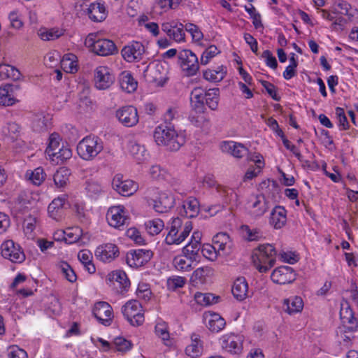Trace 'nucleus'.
Wrapping results in <instances>:
<instances>
[{"instance_id": "bb28decb", "label": "nucleus", "mask_w": 358, "mask_h": 358, "mask_svg": "<svg viewBox=\"0 0 358 358\" xmlns=\"http://www.w3.org/2000/svg\"><path fill=\"white\" fill-rule=\"evenodd\" d=\"M129 152L138 164L144 162L148 159L149 153L144 147L136 141L129 143Z\"/></svg>"}, {"instance_id": "6ab92c4d", "label": "nucleus", "mask_w": 358, "mask_h": 358, "mask_svg": "<svg viewBox=\"0 0 358 358\" xmlns=\"http://www.w3.org/2000/svg\"><path fill=\"white\" fill-rule=\"evenodd\" d=\"M271 278L273 282L285 285L292 283L295 280L296 273L292 267L283 266L273 270Z\"/></svg>"}, {"instance_id": "e433bc0d", "label": "nucleus", "mask_w": 358, "mask_h": 358, "mask_svg": "<svg viewBox=\"0 0 358 358\" xmlns=\"http://www.w3.org/2000/svg\"><path fill=\"white\" fill-rule=\"evenodd\" d=\"M205 93L203 89L201 87L194 88L190 94V102L192 107L195 110H201L205 101Z\"/></svg>"}, {"instance_id": "ea45409f", "label": "nucleus", "mask_w": 358, "mask_h": 358, "mask_svg": "<svg viewBox=\"0 0 358 358\" xmlns=\"http://www.w3.org/2000/svg\"><path fill=\"white\" fill-rule=\"evenodd\" d=\"M213 244L218 250L224 251L227 249H230L231 247V242L229 236L227 233H218L213 239Z\"/></svg>"}, {"instance_id": "774afa93", "label": "nucleus", "mask_w": 358, "mask_h": 358, "mask_svg": "<svg viewBox=\"0 0 358 358\" xmlns=\"http://www.w3.org/2000/svg\"><path fill=\"white\" fill-rule=\"evenodd\" d=\"M131 347V343L122 337L115 338L113 343V348H114L117 351L122 352H124L130 350Z\"/></svg>"}, {"instance_id": "72a5a7b5", "label": "nucleus", "mask_w": 358, "mask_h": 358, "mask_svg": "<svg viewBox=\"0 0 358 358\" xmlns=\"http://www.w3.org/2000/svg\"><path fill=\"white\" fill-rule=\"evenodd\" d=\"M145 198L150 201H162L165 199H176L169 191H161L157 187H150L145 192Z\"/></svg>"}, {"instance_id": "a19ab883", "label": "nucleus", "mask_w": 358, "mask_h": 358, "mask_svg": "<svg viewBox=\"0 0 358 358\" xmlns=\"http://www.w3.org/2000/svg\"><path fill=\"white\" fill-rule=\"evenodd\" d=\"M66 203H50L48 206L49 217L59 221L64 215V210L66 208Z\"/></svg>"}, {"instance_id": "a211bd4d", "label": "nucleus", "mask_w": 358, "mask_h": 358, "mask_svg": "<svg viewBox=\"0 0 358 358\" xmlns=\"http://www.w3.org/2000/svg\"><path fill=\"white\" fill-rule=\"evenodd\" d=\"M118 120L125 127H133L138 122L137 109L132 106L122 107L116 112Z\"/></svg>"}, {"instance_id": "0e129e2a", "label": "nucleus", "mask_w": 358, "mask_h": 358, "mask_svg": "<svg viewBox=\"0 0 358 358\" xmlns=\"http://www.w3.org/2000/svg\"><path fill=\"white\" fill-rule=\"evenodd\" d=\"M60 147V137L57 133L52 134L49 137L48 145L46 148V153L50 156L51 152L57 150Z\"/></svg>"}, {"instance_id": "de8ad7c7", "label": "nucleus", "mask_w": 358, "mask_h": 358, "mask_svg": "<svg viewBox=\"0 0 358 358\" xmlns=\"http://www.w3.org/2000/svg\"><path fill=\"white\" fill-rule=\"evenodd\" d=\"M211 110H216L219 102V89L213 88L205 93V101Z\"/></svg>"}, {"instance_id": "f3484780", "label": "nucleus", "mask_w": 358, "mask_h": 358, "mask_svg": "<svg viewBox=\"0 0 358 358\" xmlns=\"http://www.w3.org/2000/svg\"><path fill=\"white\" fill-rule=\"evenodd\" d=\"M115 77L107 66H100L95 69L94 83L97 89H108L113 83Z\"/></svg>"}, {"instance_id": "6e6d98bb", "label": "nucleus", "mask_w": 358, "mask_h": 358, "mask_svg": "<svg viewBox=\"0 0 358 358\" xmlns=\"http://www.w3.org/2000/svg\"><path fill=\"white\" fill-rule=\"evenodd\" d=\"M65 242L68 244H72L77 242L81 235L82 229L78 227H69L64 230Z\"/></svg>"}, {"instance_id": "09e8293b", "label": "nucleus", "mask_w": 358, "mask_h": 358, "mask_svg": "<svg viewBox=\"0 0 358 358\" xmlns=\"http://www.w3.org/2000/svg\"><path fill=\"white\" fill-rule=\"evenodd\" d=\"M201 243H198L190 241L188 244L182 248V254L187 255L189 258L193 259L196 261L199 257V251L201 250Z\"/></svg>"}, {"instance_id": "7ed1b4c3", "label": "nucleus", "mask_w": 358, "mask_h": 358, "mask_svg": "<svg viewBox=\"0 0 358 358\" xmlns=\"http://www.w3.org/2000/svg\"><path fill=\"white\" fill-rule=\"evenodd\" d=\"M276 255V251L272 245H260L253 252L252 256L253 264L259 272L266 273L274 266Z\"/></svg>"}, {"instance_id": "69168bd1", "label": "nucleus", "mask_w": 358, "mask_h": 358, "mask_svg": "<svg viewBox=\"0 0 358 358\" xmlns=\"http://www.w3.org/2000/svg\"><path fill=\"white\" fill-rule=\"evenodd\" d=\"M136 295L139 299L148 301L152 296L149 285L145 283L139 284L136 289Z\"/></svg>"}, {"instance_id": "473e14b6", "label": "nucleus", "mask_w": 358, "mask_h": 358, "mask_svg": "<svg viewBox=\"0 0 358 358\" xmlns=\"http://www.w3.org/2000/svg\"><path fill=\"white\" fill-rule=\"evenodd\" d=\"M213 274L212 268L209 266L199 267L192 273L190 281L194 285H203L206 282L207 278Z\"/></svg>"}, {"instance_id": "5701e85b", "label": "nucleus", "mask_w": 358, "mask_h": 358, "mask_svg": "<svg viewBox=\"0 0 358 358\" xmlns=\"http://www.w3.org/2000/svg\"><path fill=\"white\" fill-rule=\"evenodd\" d=\"M152 256L149 250H137L129 252L127 255V263L131 267H140L147 263Z\"/></svg>"}, {"instance_id": "7c9ffc66", "label": "nucleus", "mask_w": 358, "mask_h": 358, "mask_svg": "<svg viewBox=\"0 0 358 358\" xmlns=\"http://www.w3.org/2000/svg\"><path fill=\"white\" fill-rule=\"evenodd\" d=\"M87 13L89 17L94 22H101L106 17V7L98 1L93 2L90 5Z\"/></svg>"}, {"instance_id": "cd10ccee", "label": "nucleus", "mask_w": 358, "mask_h": 358, "mask_svg": "<svg viewBox=\"0 0 358 358\" xmlns=\"http://www.w3.org/2000/svg\"><path fill=\"white\" fill-rule=\"evenodd\" d=\"M50 126V117L43 112L36 113L31 119V127L34 131L43 132Z\"/></svg>"}, {"instance_id": "c9c22d12", "label": "nucleus", "mask_w": 358, "mask_h": 358, "mask_svg": "<svg viewBox=\"0 0 358 358\" xmlns=\"http://www.w3.org/2000/svg\"><path fill=\"white\" fill-rule=\"evenodd\" d=\"M120 85L121 88L128 92H134L138 86V83L129 71H123L120 76Z\"/></svg>"}, {"instance_id": "8fccbe9b", "label": "nucleus", "mask_w": 358, "mask_h": 358, "mask_svg": "<svg viewBox=\"0 0 358 358\" xmlns=\"http://www.w3.org/2000/svg\"><path fill=\"white\" fill-rule=\"evenodd\" d=\"M76 57L73 55H65L61 60V65L64 71L73 73L78 71V66L75 59Z\"/></svg>"}, {"instance_id": "4d7b16f0", "label": "nucleus", "mask_w": 358, "mask_h": 358, "mask_svg": "<svg viewBox=\"0 0 358 358\" xmlns=\"http://www.w3.org/2000/svg\"><path fill=\"white\" fill-rule=\"evenodd\" d=\"M37 220L35 217L29 215L24 219L23 228L25 235L29 238H33L34 236V231L36 229Z\"/></svg>"}, {"instance_id": "dca6fc26", "label": "nucleus", "mask_w": 358, "mask_h": 358, "mask_svg": "<svg viewBox=\"0 0 358 358\" xmlns=\"http://www.w3.org/2000/svg\"><path fill=\"white\" fill-rule=\"evenodd\" d=\"M123 58L128 62H138L145 53V47L138 41H133L124 46L122 51Z\"/></svg>"}, {"instance_id": "412c9836", "label": "nucleus", "mask_w": 358, "mask_h": 358, "mask_svg": "<svg viewBox=\"0 0 358 358\" xmlns=\"http://www.w3.org/2000/svg\"><path fill=\"white\" fill-rule=\"evenodd\" d=\"M119 249L113 243H106L99 246L95 250V256L103 262H110L119 256Z\"/></svg>"}, {"instance_id": "c03bdc74", "label": "nucleus", "mask_w": 358, "mask_h": 358, "mask_svg": "<svg viewBox=\"0 0 358 358\" xmlns=\"http://www.w3.org/2000/svg\"><path fill=\"white\" fill-rule=\"evenodd\" d=\"M70 171L64 167L59 168L53 176V180L57 187L62 188L69 182Z\"/></svg>"}, {"instance_id": "4468645a", "label": "nucleus", "mask_w": 358, "mask_h": 358, "mask_svg": "<svg viewBox=\"0 0 358 358\" xmlns=\"http://www.w3.org/2000/svg\"><path fill=\"white\" fill-rule=\"evenodd\" d=\"M20 87L17 84H6L0 87V104L6 106H13L18 102L17 96Z\"/></svg>"}, {"instance_id": "6e6552de", "label": "nucleus", "mask_w": 358, "mask_h": 358, "mask_svg": "<svg viewBox=\"0 0 358 358\" xmlns=\"http://www.w3.org/2000/svg\"><path fill=\"white\" fill-rule=\"evenodd\" d=\"M243 336L234 333L222 335L219 339L221 348L226 352L233 355H239L243 349Z\"/></svg>"}, {"instance_id": "f8f14e48", "label": "nucleus", "mask_w": 358, "mask_h": 358, "mask_svg": "<svg viewBox=\"0 0 358 358\" xmlns=\"http://www.w3.org/2000/svg\"><path fill=\"white\" fill-rule=\"evenodd\" d=\"M107 284L117 293H123L130 286V281L126 273L121 270H116L108 273L106 277Z\"/></svg>"}, {"instance_id": "39448f33", "label": "nucleus", "mask_w": 358, "mask_h": 358, "mask_svg": "<svg viewBox=\"0 0 358 358\" xmlns=\"http://www.w3.org/2000/svg\"><path fill=\"white\" fill-rule=\"evenodd\" d=\"M340 317L342 322V326L338 327L336 331L337 336L341 337L340 343H348L350 340V336L347 335V333L355 331L358 327V323L356 318L354 317L352 310L346 305L342 306L340 310Z\"/></svg>"}, {"instance_id": "4be33fe9", "label": "nucleus", "mask_w": 358, "mask_h": 358, "mask_svg": "<svg viewBox=\"0 0 358 358\" xmlns=\"http://www.w3.org/2000/svg\"><path fill=\"white\" fill-rule=\"evenodd\" d=\"M162 29L171 39L177 43L185 41L184 26L181 23H163L162 24Z\"/></svg>"}, {"instance_id": "c85d7f7f", "label": "nucleus", "mask_w": 358, "mask_h": 358, "mask_svg": "<svg viewBox=\"0 0 358 358\" xmlns=\"http://www.w3.org/2000/svg\"><path fill=\"white\" fill-rule=\"evenodd\" d=\"M234 296L238 301H243L248 296V284L243 277L236 278L234 282L232 289Z\"/></svg>"}, {"instance_id": "20e7f679", "label": "nucleus", "mask_w": 358, "mask_h": 358, "mask_svg": "<svg viewBox=\"0 0 358 358\" xmlns=\"http://www.w3.org/2000/svg\"><path fill=\"white\" fill-rule=\"evenodd\" d=\"M103 148V143L99 137L88 136L79 142L77 151L83 159L89 161L94 159Z\"/></svg>"}, {"instance_id": "864d4df0", "label": "nucleus", "mask_w": 358, "mask_h": 358, "mask_svg": "<svg viewBox=\"0 0 358 358\" xmlns=\"http://www.w3.org/2000/svg\"><path fill=\"white\" fill-rule=\"evenodd\" d=\"M38 35L43 41H52L58 38L63 35V31L58 28H52L50 29H41Z\"/></svg>"}, {"instance_id": "052dcab7", "label": "nucleus", "mask_w": 358, "mask_h": 358, "mask_svg": "<svg viewBox=\"0 0 358 358\" xmlns=\"http://www.w3.org/2000/svg\"><path fill=\"white\" fill-rule=\"evenodd\" d=\"M220 52V50L215 45H210L204 50L201 55V64H208L210 61Z\"/></svg>"}, {"instance_id": "680f3d73", "label": "nucleus", "mask_w": 358, "mask_h": 358, "mask_svg": "<svg viewBox=\"0 0 358 358\" xmlns=\"http://www.w3.org/2000/svg\"><path fill=\"white\" fill-rule=\"evenodd\" d=\"M150 174L153 179L169 180L170 175L159 166L155 165L150 168Z\"/></svg>"}, {"instance_id": "bf43d9fd", "label": "nucleus", "mask_w": 358, "mask_h": 358, "mask_svg": "<svg viewBox=\"0 0 358 358\" xmlns=\"http://www.w3.org/2000/svg\"><path fill=\"white\" fill-rule=\"evenodd\" d=\"M241 231L243 236L249 241H258L262 236V234L259 229H250L247 225H243Z\"/></svg>"}, {"instance_id": "2eb2a0df", "label": "nucleus", "mask_w": 358, "mask_h": 358, "mask_svg": "<svg viewBox=\"0 0 358 358\" xmlns=\"http://www.w3.org/2000/svg\"><path fill=\"white\" fill-rule=\"evenodd\" d=\"M113 189L123 196L132 195L138 189V185L131 180H123V176L117 174L113 179Z\"/></svg>"}, {"instance_id": "f03ea898", "label": "nucleus", "mask_w": 358, "mask_h": 358, "mask_svg": "<svg viewBox=\"0 0 358 358\" xmlns=\"http://www.w3.org/2000/svg\"><path fill=\"white\" fill-rule=\"evenodd\" d=\"M192 229V222H183L178 217L173 219L166 227L168 232L165 236V243L169 245L181 244L188 237Z\"/></svg>"}, {"instance_id": "393cba45", "label": "nucleus", "mask_w": 358, "mask_h": 358, "mask_svg": "<svg viewBox=\"0 0 358 358\" xmlns=\"http://www.w3.org/2000/svg\"><path fill=\"white\" fill-rule=\"evenodd\" d=\"M220 148L222 152L229 153L236 158H242L248 153V149L243 144L234 141H224Z\"/></svg>"}, {"instance_id": "0eeeda50", "label": "nucleus", "mask_w": 358, "mask_h": 358, "mask_svg": "<svg viewBox=\"0 0 358 358\" xmlns=\"http://www.w3.org/2000/svg\"><path fill=\"white\" fill-rule=\"evenodd\" d=\"M122 313L132 326H140L144 322V313L137 300H130L122 307Z\"/></svg>"}, {"instance_id": "a18cd8bd", "label": "nucleus", "mask_w": 358, "mask_h": 358, "mask_svg": "<svg viewBox=\"0 0 358 358\" xmlns=\"http://www.w3.org/2000/svg\"><path fill=\"white\" fill-rule=\"evenodd\" d=\"M78 258L90 273H94L95 272V266L92 262V255L89 250H83L80 251L78 255Z\"/></svg>"}, {"instance_id": "3c124183", "label": "nucleus", "mask_w": 358, "mask_h": 358, "mask_svg": "<svg viewBox=\"0 0 358 358\" xmlns=\"http://www.w3.org/2000/svg\"><path fill=\"white\" fill-rule=\"evenodd\" d=\"M246 210L248 213L255 217L263 215L268 207L266 203H247Z\"/></svg>"}, {"instance_id": "5fc2aeb1", "label": "nucleus", "mask_w": 358, "mask_h": 358, "mask_svg": "<svg viewBox=\"0 0 358 358\" xmlns=\"http://www.w3.org/2000/svg\"><path fill=\"white\" fill-rule=\"evenodd\" d=\"M57 268L68 281L71 282H76L77 275L68 263L61 262L57 264Z\"/></svg>"}, {"instance_id": "49530a36", "label": "nucleus", "mask_w": 358, "mask_h": 358, "mask_svg": "<svg viewBox=\"0 0 358 358\" xmlns=\"http://www.w3.org/2000/svg\"><path fill=\"white\" fill-rule=\"evenodd\" d=\"M194 299L201 306H209L217 303L219 296L211 293L196 292L194 294Z\"/></svg>"}, {"instance_id": "58836bf2", "label": "nucleus", "mask_w": 358, "mask_h": 358, "mask_svg": "<svg viewBox=\"0 0 358 358\" xmlns=\"http://www.w3.org/2000/svg\"><path fill=\"white\" fill-rule=\"evenodd\" d=\"M85 190L88 197L91 199H98L103 190L101 185L96 180H89L86 182Z\"/></svg>"}, {"instance_id": "c756f323", "label": "nucleus", "mask_w": 358, "mask_h": 358, "mask_svg": "<svg viewBox=\"0 0 358 358\" xmlns=\"http://www.w3.org/2000/svg\"><path fill=\"white\" fill-rule=\"evenodd\" d=\"M203 343L200 336L196 334L191 335V343L185 348V353L191 358H197L202 355Z\"/></svg>"}, {"instance_id": "e2e57ef3", "label": "nucleus", "mask_w": 358, "mask_h": 358, "mask_svg": "<svg viewBox=\"0 0 358 358\" xmlns=\"http://www.w3.org/2000/svg\"><path fill=\"white\" fill-rule=\"evenodd\" d=\"M186 283V278L182 276L173 275L168 278L167 286L169 289L176 290L182 287Z\"/></svg>"}, {"instance_id": "79ce46f5", "label": "nucleus", "mask_w": 358, "mask_h": 358, "mask_svg": "<svg viewBox=\"0 0 358 358\" xmlns=\"http://www.w3.org/2000/svg\"><path fill=\"white\" fill-rule=\"evenodd\" d=\"M201 213V206L199 203H183L180 213L187 217L192 218Z\"/></svg>"}, {"instance_id": "13d9d810", "label": "nucleus", "mask_w": 358, "mask_h": 358, "mask_svg": "<svg viewBox=\"0 0 358 358\" xmlns=\"http://www.w3.org/2000/svg\"><path fill=\"white\" fill-rule=\"evenodd\" d=\"M72 156V151L69 148L68 145L64 146L62 145L57 150H55L54 152H51L50 155V157H55L57 159L60 160L61 162L66 161L69 159Z\"/></svg>"}, {"instance_id": "9b49d317", "label": "nucleus", "mask_w": 358, "mask_h": 358, "mask_svg": "<svg viewBox=\"0 0 358 358\" xmlns=\"http://www.w3.org/2000/svg\"><path fill=\"white\" fill-rule=\"evenodd\" d=\"M1 252L3 258L14 263H21L25 259V255L19 245L12 240H7L1 245Z\"/></svg>"}, {"instance_id": "ddd939ff", "label": "nucleus", "mask_w": 358, "mask_h": 358, "mask_svg": "<svg viewBox=\"0 0 358 358\" xmlns=\"http://www.w3.org/2000/svg\"><path fill=\"white\" fill-rule=\"evenodd\" d=\"M128 217V213L122 205L110 207L106 214V219L108 224L115 228H119L123 226Z\"/></svg>"}, {"instance_id": "a878e982", "label": "nucleus", "mask_w": 358, "mask_h": 358, "mask_svg": "<svg viewBox=\"0 0 358 358\" xmlns=\"http://www.w3.org/2000/svg\"><path fill=\"white\" fill-rule=\"evenodd\" d=\"M282 310L289 315L300 313L303 308V301L300 296H292L282 301Z\"/></svg>"}, {"instance_id": "338daca9", "label": "nucleus", "mask_w": 358, "mask_h": 358, "mask_svg": "<svg viewBox=\"0 0 358 358\" xmlns=\"http://www.w3.org/2000/svg\"><path fill=\"white\" fill-rule=\"evenodd\" d=\"M155 333L163 341H169L170 335L168 331L167 324L164 322H158L155 325Z\"/></svg>"}, {"instance_id": "f257e3e1", "label": "nucleus", "mask_w": 358, "mask_h": 358, "mask_svg": "<svg viewBox=\"0 0 358 358\" xmlns=\"http://www.w3.org/2000/svg\"><path fill=\"white\" fill-rule=\"evenodd\" d=\"M153 136L158 145L171 151L178 150L186 142L185 135L178 133L172 125L159 124L155 128Z\"/></svg>"}, {"instance_id": "f704fd0d", "label": "nucleus", "mask_w": 358, "mask_h": 358, "mask_svg": "<svg viewBox=\"0 0 358 358\" xmlns=\"http://www.w3.org/2000/svg\"><path fill=\"white\" fill-rule=\"evenodd\" d=\"M194 262H196L194 259L189 258L183 254L173 258V265L178 271L188 272L193 268L192 264Z\"/></svg>"}, {"instance_id": "9d476101", "label": "nucleus", "mask_w": 358, "mask_h": 358, "mask_svg": "<svg viewBox=\"0 0 358 358\" xmlns=\"http://www.w3.org/2000/svg\"><path fill=\"white\" fill-rule=\"evenodd\" d=\"M180 66L188 76L195 75L199 69L196 55L189 50H182L179 52Z\"/></svg>"}, {"instance_id": "1a4fd4ad", "label": "nucleus", "mask_w": 358, "mask_h": 358, "mask_svg": "<svg viewBox=\"0 0 358 358\" xmlns=\"http://www.w3.org/2000/svg\"><path fill=\"white\" fill-rule=\"evenodd\" d=\"M145 76L150 81L163 85L167 80L168 69L166 65L160 62L150 63L144 71Z\"/></svg>"}, {"instance_id": "b1692460", "label": "nucleus", "mask_w": 358, "mask_h": 358, "mask_svg": "<svg viewBox=\"0 0 358 358\" xmlns=\"http://www.w3.org/2000/svg\"><path fill=\"white\" fill-rule=\"evenodd\" d=\"M203 318L207 328L213 332H219L226 325L225 320L218 313L214 312H206Z\"/></svg>"}, {"instance_id": "4c0bfd02", "label": "nucleus", "mask_w": 358, "mask_h": 358, "mask_svg": "<svg viewBox=\"0 0 358 358\" xmlns=\"http://www.w3.org/2000/svg\"><path fill=\"white\" fill-rule=\"evenodd\" d=\"M227 71L223 66H218L216 69H208L203 71V78L210 82H220L223 80Z\"/></svg>"}, {"instance_id": "603ef678", "label": "nucleus", "mask_w": 358, "mask_h": 358, "mask_svg": "<svg viewBox=\"0 0 358 358\" xmlns=\"http://www.w3.org/2000/svg\"><path fill=\"white\" fill-rule=\"evenodd\" d=\"M26 176L34 185L38 186L44 181L45 173L43 168L38 167L34 171H28Z\"/></svg>"}, {"instance_id": "2f4dec72", "label": "nucleus", "mask_w": 358, "mask_h": 358, "mask_svg": "<svg viewBox=\"0 0 358 358\" xmlns=\"http://www.w3.org/2000/svg\"><path fill=\"white\" fill-rule=\"evenodd\" d=\"M287 222V211L284 207L275 206L271 214V224L275 229H281Z\"/></svg>"}, {"instance_id": "37998d69", "label": "nucleus", "mask_w": 358, "mask_h": 358, "mask_svg": "<svg viewBox=\"0 0 358 358\" xmlns=\"http://www.w3.org/2000/svg\"><path fill=\"white\" fill-rule=\"evenodd\" d=\"M164 228V221L159 218L150 220L145 222V229L150 236L159 234Z\"/></svg>"}, {"instance_id": "aec40b11", "label": "nucleus", "mask_w": 358, "mask_h": 358, "mask_svg": "<svg viewBox=\"0 0 358 358\" xmlns=\"http://www.w3.org/2000/svg\"><path fill=\"white\" fill-rule=\"evenodd\" d=\"M93 313L95 317L106 326L110 324L113 317L112 307L105 301H99L95 303Z\"/></svg>"}, {"instance_id": "423d86ee", "label": "nucleus", "mask_w": 358, "mask_h": 358, "mask_svg": "<svg viewBox=\"0 0 358 358\" xmlns=\"http://www.w3.org/2000/svg\"><path fill=\"white\" fill-rule=\"evenodd\" d=\"M97 37L96 34H90L85 41L86 47L100 56H108L117 52L116 46L112 41Z\"/></svg>"}]
</instances>
